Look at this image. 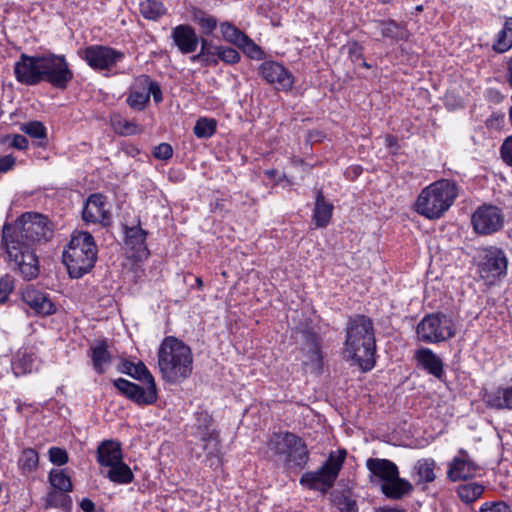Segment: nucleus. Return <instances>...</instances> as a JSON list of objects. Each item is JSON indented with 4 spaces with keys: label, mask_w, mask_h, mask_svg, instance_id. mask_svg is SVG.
Masks as SVG:
<instances>
[{
    "label": "nucleus",
    "mask_w": 512,
    "mask_h": 512,
    "mask_svg": "<svg viewBox=\"0 0 512 512\" xmlns=\"http://www.w3.org/2000/svg\"><path fill=\"white\" fill-rule=\"evenodd\" d=\"M240 59L238 51L226 48V63H236Z\"/></svg>",
    "instance_id": "nucleus-54"
},
{
    "label": "nucleus",
    "mask_w": 512,
    "mask_h": 512,
    "mask_svg": "<svg viewBox=\"0 0 512 512\" xmlns=\"http://www.w3.org/2000/svg\"><path fill=\"white\" fill-rule=\"evenodd\" d=\"M458 196L457 185L450 180H438L419 194L415 210L427 219H439L453 205Z\"/></svg>",
    "instance_id": "nucleus-5"
},
{
    "label": "nucleus",
    "mask_w": 512,
    "mask_h": 512,
    "mask_svg": "<svg viewBox=\"0 0 512 512\" xmlns=\"http://www.w3.org/2000/svg\"><path fill=\"white\" fill-rule=\"evenodd\" d=\"M375 512H404V511L394 508V507L385 506V507H380V508L376 509Z\"/></svg>",
    "instance_id": "nucleus-58"
},
{
    "label": "nucleus",
    "mask_w": 512,
    "mask_h": 512,
    "mask_svg": "<svg viewBox=\"0 0 512 512\" xmlns=\"http://www.w3.org/2000/svg\"><path fill=\"white\" fill-rule=\"evenodd\" d=\"M15 289V279L10 274L0 277V305L5 304Z\"/></svg>",
    "instance_id": "nucleus-44"
},
{
    "label": "nucleus",
    "mask_w": 512,
    "mask_h": 512,
    "mask_svg": "<svg viewBox=\"0 0 512 512\" xmlns=\"http://www.w3.org/2000/svg\"><path fill=\"white\" fill-rule=\"evenodd\" d=\"M107 197L101 193L91 194L85 201L82 219L86 223H100L106 227L111 224V213L105 208Z\"/></svg>",
    "instance_id": "nucleus-17"
},
{
    "label": "nucleus",
    "mask_w": 512,
    "mask_h": 512,
    "mask_svg": "<svg viewBox=\"0 0 512 512\" xmlns=\"http://www.w3.org/2000/svg\"><path fill=\"white\" fill-rule=\"evenodd\" d=\"M7 139H11L10 146L18 149V150H27L29 146V142L24 135L14 134L11 136H7Z\"/></svg>",
    "instance_id": "nucleus-51"
},
{
    "label": "nucleus",
    "mask_w": 512,
    "mask_h": 512,
    "mask_svg": "<svg viewBox=\"0 0 512 512\" xmlns=\"http://www.w3.org/2000/svg\"><path fill=\"white\" fill-rule=\"evenodd\" d=\"M501 157L503 161L509 165L512 166V135L508 136L501 146Z\"/></svg>",
    "instance_id": "nucleus-49"
},
{
    "label": "nucleus",
    "mask_w": 512,
    "mask_h": 512,
    "mask_svg": "<svg viewBox=\"0 0 512 512\" xmlns=\"http://www.w3.org/2000/svg\"><path fill=\"white\" fill-rule=\"evenodd\" d=\"M226 41L241 49L249 58L260 60L264 57L261 48L236 27L226 23Z\"/></svg>",
    "instance_id": "nucleus-21"
},
{
    "label": "nucleus",
    "mask_w": 512,
    "mask_h": 512,
    "mask_svg": "<svg viewBox=\"0 0 512 512\" xmlns=\"http://www.w3.org/2000/svg\"><path fill=\"white\" fill-rule=\"evenodd\" d=\"M456 333L453 319L445 314H430L425 316L416 327L420 341L439 343L452 338Z\"/></svg>",
    "instance_id": "nucleus-10"
},
{
    "label": "nucleus",
    "mask_w": 512,
    "mask_h": 512,
    "mask_svg": "<svg viewBox=\"0 0 512 512\" xmlns=\"http://www.w3.org/2000/svg\"><path fill=\"white\" fill-rule=\"evenodd\" d=\"M111 125L114 131L121 136H132L142 132V128L134 121L123 118L120 114H113Z\"/></svg>",
    "instance_id": "nucleus-35"
},
{
    "label": "nucleus",
    "mask_w": 512,
    "mask_h": 512,
    "mask_svg": "<svg viewBox=\"0 0 512 512\" xmlns=\"http://www.w3.org/2000/svg\"><path fill=\"white\" fill-rule=\"evenodd\" d=\"M415 359L421 368L433 376L441 378L443 374V362L431 349L420 348L416 350Z\"/></svg>",
    "instance_id": "nucleus-24"
},
{
    "label": "nucleus",
    "mask_w": 512,
    "mask_h": 512,
    "mask_svg": "<svg viewBox=\"0 0 512 512\" xmlns=\"http://www.w3.org/2000/svg\"><path fill=\"white\" fill-rule=\"evenodd\" d=\"M143 77H144V81L147 85L146 93H149V97L152 95L154 102L157 104L162 102V100H163L162 90H161V87L158 84V82L151 80L150 77L147 75H145Z\"/></svg>",
    "instance_id": "nucleus-46"
},
{
    "label": "nucleus",
    "mask_w": 512,
    "mask_h": 512,
    "mask_svg": "<svg viewBox=\"0 0 512 512\" xmlns=\"http://www.w3.org/2000/svg\"><path fill=\"white\" fill-rule=\"evenodd\" d=\"M17 224L18 229L9 223L4 224L2 242L13 270L29 281L40 273L35 245L52 238L53 223L43 214L26 212L18 218Z\"/></svg>",
    "instance_id": "nucleus-1"
},
{
    "label": "nucleus",
    "mask_w": 512,
    "mask_h": 512,
    "mask_svg": "<svg viewBox=\"0 0 512 512\" xmlns=\"http://www.w3.org/2000/svg\"><path fill=\"white\" fill-rule=\"evenodd\" d=\"M97 253L94 237L86 231H75L62 255L69 276L78 279L89 273L95 266Z\"/></svg>",
    "instance_id": "nucleus-4"
},
{
    "label": "nucleus",
    "mask_w": 512,
    "mask_h": 512,
    "mask_svg": "<svg viewBox=\"0 0 512 512\" xmlns=\"http://www.w3.org/2000/svg\"><path fill=\"white\" fill-rule=\"evenodd\" d=\"M268 450L286 468H301L308 458L304 441L292 433H280L271 437Z\"/></svg>",
    "instance_id": "nucleus-7"
},
{
    "label": "nucleus",
    "mask_w": 512,
    "mask_h": 512,
    "mask_svg": "<svg viewBox=\"0 0 512 512\" xmlns=\"http://www.w3.org/2000/svg\"><path fill=\"white\" fill-rule=\"evenodd\" d=\"M201 51H204L206 57V65L216 64L218 59L224 61V48L217 47L211 41L201 38Z\"/></svg>",
    "instance_id": "nucleus-41"
},
{
    "label": "nucleus",
    "mask_w": 512,
    "mask_h": 512,
    "mask_svg": "<svg viewBox=\"0 0 512 512\" xmlns=\"http://www.w3.org/2000/svg\"><path fill=\"white\" fill-rule=\"evenodd\" d=\"M484 487L478 483H466L458 487L457 493L460 499L465 503H472L483 493Z\"/></svg>",
    "instance_id": "nucleus-40"
},
{
    "label": "nucleus",
    "mask_w": 512,
    "mask_h": 512,
    "mask_svg": "<svg viewBox=\"0 0 512 512\" xmlns=\"http://www.w3.org/2000/svg\"><path fill=\"white\" fill-rule=\"evenodd\" d=\"M365 465L369 471L370 482L379 484L386 497L401 499L412 491V484L399 477V470L394 462L382 458H368Z\"/></svg>",
    "instance_id": "nucleus-6"
},
{
    "label": "nucleus",
    "mask_w": 512,
    "mask_h": 512,
    "mask_svg": "<svg viewBox=\"0 0 512 512\" xmlns=\"http://www.w3.org/2000/svg\"><path fill=\"white\" fill-rule=\"evenodd\" d=\"M80 507L84 512H93L95 510V504L89 498H83L80 502Z\"/></svg>",
    "instance_id": "nucleus-55"
},
{
    "label": "nucleus",
    "mask_w": 512,
    "mask_h": 512,
    "mask_svg": "<svg viewBox=\"0 0 512 512\" xmlns=\"http://www.w3.org/2000/svg\"><path fill=\"white\" fill-rule=\"evenodd\" d=\"M48 454L49 460L58 466L65 465L69 460L67 451L60 447H51Z\"/></svg>",
    "instance_id": "nucleus-45"
},
{
    "label": "nucleus",
    "mask_w": 512,
    "mask_h": 512,
    "mask_svg": "<svg viewBox=\"0 0 512 512\" xmlns=\"http://www.w3.org/2000/svg\"><path fill=\"white\" fill-rule=\"evenodd\" d=\"M88 355L91 357L93 369L97 374L102 375L105 373V365L111 362V354L108 351L106 341H99L95 346H91Z\"/></svg>",
    "instance_id": "nucleus-26"
},
{
    "label": "nucleus",
    "mask_w": 512,
    "mask_h": 512,
    "mask_svg": "<svg viewBox=\"0 0 512 512\" xmlns=\"http://www.w3.org/2000/svg\"><path fill=\"white\" fill-rule=\"evenodd\" d=\"M121 372L142 382H150L151 379H154L153 375L142 361L133 363L129 360H124L122 362Z\"/></svg>",
    "instance_id": "nucleus-33"
},
{
    "label": "nucleus",
    "mask_w": 512,
    "mask_h": 512,
    "mask_svg": "<svg viewBox=\"0 0 512 512\" xmlns=\"http://www.w3.org/2000/svg\"><path fill=\"white\" fill-rule=\"evenodd\" d=\"M507 65H508L507 81H508L509 85L512 87V56L510 57Z\"/></svg>",
    "instance_id": "nucleus-57"
},
{
    "label": "nucleus",
    "mask_w": 512,
    "mask_h": 512,
    "mask_svg": "<svg viewBox=\"0 0 512 512\" xmlns=\"http://www.w3.org/2000/svg\"><path fill=\"white\" fill-rule=\"evenodd\" d=\"M217 121L213 118H199L193 128L197 138H210L216 131Z\"/></svg>",
    "instance_id": "nucleus-42"
},
{
    "label": "nucleus",
    "mask_w": 512,
    "mask_h": 512,
    "mask_svg": "<svg viewBox=\"0 0 512 512\" xmlns=\"http://www.w3.org/2000/svg\"><path fill=\"white\" fill-rule=\"evenodd\" d=\"M167 9L162 2L157 0H143L140 3V13L148 20L157 21L163 15H165Z\"/></svg>",
    "instance_id": "nucleus-37"
},
{
    "label": "nucleus",
    "mask_w": 512,
    "mask_h": 512,
    "mask_svg": "<svg viewBox=\"0 0 512 512\" xmlns=\"http://www.w3.org/2000/svg\"><path fill=\"white\" fill-rule=\"evenodd\" d=\"M477 470L478 466L470 458L468 453L464 450H460L458 455L449 463L447 477L453 482L466 480L473 478Z\"/></svg>",
    "instance_id": "nucleus-19"
},
{
    "label": "nucleus",
    "mask_w": 512,
    "mask_h": 512,
    "mask_svg": "<svg viewBox=\"0 0 512 512\" xmlns=\"http://www.w3.org/2000/svg\"><path fill=\"white\" fill-rule=\"evenodd\" d=\"M193 357L189 346L168 336L158 349V367L162 378L171 384L184 381L192 373Z\"/></svg>",
    "instance_id": "nucleus-3"
},
{
    "label": "nucleus",
    "mask_w": 512,
    "mask_h": 512,
    "mask_svg": "<svg viewBox=\"0 0 512 512\" xmlns=\"http://www.w3.org/2000/svg\"><path fill=\"white\" fill-rule=\"evenodd\" d=\"M39 466L38 452L33 448H25L18 458V468L22 475H29L37 470Z\"/></svg>",
    "instance_id": "nucleus-34"
},
{
    "label": "nucleus",
    "mask_w": 512,
    "mask_h": 512,
    "mask_svg": "<svg viewBox=\"0 0 512 512\" xmlns=\"http://www.w3.org/2000/svg\"><path fill=\"white\" fill-rule=\"evenodd\" d=\"M171 38L182 54L195 52L200 41L195 29L188 24H180L174 27Z\"/></svg>",
    "instance_id": "nucleus-20"
},
{
    "label": "nucleus",
    "mask_w": 512,
    "mask_h": 512,
    "mask_svg": "<svg viewBox=\"0 0 512 512\" xmlns=\"http://www.w3.org/2000/svg\"><path fill=\"white\" fill-rule=\"evenodd\" d=\"M471 223L476 234L487 236L503 227L504 215L496 206L482 205L472 214Z\"/></svg>",
    "instance_id": "nucleus-14"
},
{
    "label": "nucleus",
    "mask_w": 512,
    "mask_h": 512,
    "mask_svg": "<svg viewBox=\"0 0 512 512\" xmlns=\"http://www.w3.org/2000/svg\"><path fill=\"white\" fill-rule=\"evenodd\" d=\"M126 102L132 109L142 111L149 103V93L132 91L128 95Z\"/></svg>",
    "instance_id": "nucleus-43"
},
{
    "label": "nucleus",
    "mask_w": 512,
    "mask_h": 512,
    "mask_svg": "<svg viewBox=\"0 0 512 512\" xmlns=\"http://www.w3.org/2000/svg\"><path fill=\"white\" fill-rule=\"evenodd\" d=\"M307 357L308 359L304 361L305 364H310L315 367H318L320 365L321 352L317 344H313L310 346Z\"/></svg>",
    "instance_id": "nucleus-50"
},
{
    "label": "nucleus",
    "mask_w": 512,
    "mask_h": 512,
    "mask_svg": "<svg viewBox=\"0 0 512 512\" xmlns=\"http://www.w3.org/2000/svg\"><path fill=\"white\" fill-rule=\"evenodd\" d=\"M153 156L159 160H168L173 155V148L168 143H160L153 149Z\"/></svg>",
    "instance_id": "nucleus-48"
},
{
    "label": "nucleus",
    "mask_w": 512,
    "mask_h": 512,
    "mask_svg": "<svg viewBox=\"0 0 512 512\" xmlns=\"http://www.w3.org/2000/svg\"><path fill=\"white\" fill-rule=\"evenodd\" d=\"M437 464L431 458L418 460L412 468V477L417 484L431 483L436 479Z\"/></svg>",
    "instance_id": "nucleus-25"
},
{
    "label": "nucleus",
    "mask_w": 512,
    "mask_h": 512,
    "mask_svg": "<svg viewBox=\"0 0 512 512\" xmlns=\"http://www.w3.org/2000/svg\"><path fill=\"white\" fill-rule=\"evenodd\" d=\"M479 512H512L510 506L503 501L484 502Z\"/></svg>",
    "instance_id": "nucleus-47"
},
{
    "label": "nucleus",
    "mask_w": 512,
    "mask_h": 512,
    "mask_svg": "<svg viewBox=\"0 0 512 512\" xmlns=\"http://www.w3.org/2000/svg\"><path fill=\"white\" fill-rule=\"evenodd\" d=\"M195 280V283H196V286L198 289H201L203 287V281L200 277H195L194 278Z\"/></svg>",
    "instance_id": "nucleus-59"
},
{
    "label": "nucleus",
    "mask_w": 512,
    "mask_h": 512,
    "mask_svg": "<svg viewBox=\"0 0 512 512\" xmlns=\"http://www.w3.org/2000/svg\"><path fill=\"white\" fill-rule=\"evenodd\" d=\"M475 261L480 278L488 285L495 284L507 274L508 259L500 248L490 246L480 249Z\"/></svg>",
    "instance_id": "nucleus-9"
},
{
    "label": "nucleus",
    "mask_w": 512,
    "mask_h": 512,
    "mask_svg": "<svg viewBox=\"0 0 512 512\" xmlns=\"http://www.w3.org/2000/svg\"><path fill=\"white\" fill-rule=\"evenodd\" d=\"M14 75L17 82L26 86H36L43 82L42 54L31 56L22 53L14 64Z\"/></svg>",
    "instance_id": "nucleus-15"
},
{
    "label": "nucleus",
    "mask_w": 512,
    "mask_h": 512,
    "mask_svg": "<svg viewBox=\"0 0 512 512\" xmlns=\"http://www.w3.org/2000/svg\"><path fill=\"white\" fill-rule=\"evenodd\" d=\"M261 76L279 90L288 91L293 87L294 78L282 64L275 61H265L260 67Z\"/></svg>",
    "instance_id": "nucleus-18"
},
{
    "label": "nucleus",
    "mask_w": 512,
    "mask_h": 512,
    "mask_svg": "<svg viewBox=\"0 0 512 512\" xmlns=\"http://www.w3.org/2000/svg\"><path fill=\"white\" fill-rule=\"evenodd\" d=\"M191 17L193 22L200 27L203 35L208 36L212 34L218 24V21L214 16L197 7H192Z\"/></svg>",
    "instance_id": "nucleus-32"
},
{
    "label": "nucleus",
    "mask_w": 512,
    "mask_h": 512,
    "mask_svg": "<svg viewBox=\"0 0 512 512\" xmlns=\"http://www.w3.org/2000/svg\"><path fill=\"white\" fill-rule=\"evenodd\" d=\"M123 459L119 442L104 440L97 447V462L103 467H109Z\"/></svg>",
    "instance_id": "nucleus-23"
},
{
    "label": "nucleus",
    "mask_w": 512,
    "mask_h": 512,
    "mask_svg": "<svg viewBox=\"0 0 512 512\" xmlns=\"http://www.w3.org/2000/svg\"><path fill=\"white\" fill-rule=\"evenodd\" d=\"M42 77L52 87L65 90L74 78V72L64 55L49 52L42 54Z\"/></svg>",
    "instance_id": "nucleus-11"
},
{
    "label": "nucleus",
    "mask_w": 512,
    "mask_h": 512,
    "mask_svg": "<svg viewBox=\"0 0 512 512\" xmlns=\"http://www.w3.org/2000/svg\"><path fill=\"white\" fill-rule=\"evenodd\" d=\"M123 228L126 246L137 254L138 257H142L144 255L147 258L150 254L146 243L148 232L141 228L140 220H138L136 226L130 227L124 225Z\"/></svg>",
    "instance_id": "nucleus-22"
},
{
    "label": "nucleus",
    "mask_w": 512,
    "mask_h": 512,
    "mask_svg": "<svg viewBox=\"0 0 512 512\" xmlns=\"http://www.w3.org/2000/svg\"><path fill=\"white\" fill-rule=\"evenodd\" d=\"M512 47V19H507L493 45L495 51L504 53Z\"/></svg>",
    "instance_id": "nucleus-39"
},
{
    "label": "nucleus",
    "mask_w": 512,
    "mask_h": 512,
    "mask_svg": "<svg viewBox=\"0 0 512 512\" xmlns=\"http://www.w3.org/2000/svg\"><path fill=\"white\" fill-rule=\"evenodd\" d=\"M13 367L14 370L16 371V374L18 373V370H20L21 373L31 372L32 365L30 356L23 355L21 358H19L17 361L13 363Z\"/></svg>",
    "instance_id": "nucleus-52"
},
{
    "label": "nucleus",
    "mask_w": 512,
    "mask_h": 512,
    "mask_svg": "<svg viewBox=\"0 0 512 512\" xmlns=\"http://www.w3.org/2000/svg\"><path fill=\"white\" fill-rule=\"evenodd\" d=\"M16 164V158L12 155L0 156V174L12 170Z\"/></svg>",
    "instance_id": "nucleus-53"
},
{
    "label": "nucleus",
    "mask_w": 512,
    "mask_h": 512,
    "mask_svg": "<svg viewBox=\"0 0 512 512\" xmlns=\"http://www.w3.org/2000/svg\"><path fill=\"white\" fill-rule=\"evenodd\" d=\"M348 512H357V510L354 508V506H353V505H351V506L349 507Z\"/></svg>",
    "instance_id": "nucleus-60"
},
{
    "label": "nucleus",
    "mask_w": 512,
    "mask_h": 512,
    "mask_svg": "<svg viewBox=\"0 0 512 512\" xmlns=\"http://www.w3.org/2000/svg\"><path fill=\"white\" fill-rule=\"evenodd\" d=\"M333 213V205L327 202L321 191L318 192L313 213V220L317 227L329 224Z\"/></svg>",
    "instance_id": "nucleus-28"
},
{
    "label": "nucleus",
    "mask_w": 512,
    "mask_h": 512,
    "mask_svg": "<svg viewBox=\"0 0 512 512\" xmlns=\"http://www.w3.org/2000/svg\"><path fill=\"white\" fill-rule=\"evenodd\" d=\"M485 402L492 408L512 409V386L501 387L485 394Z\"/></svg>",
    "instance_id": "nucleus-27"
},
{
    "label": "nucleus",
    "mask_w": 512,
    "mask_h": 512,
    "mask_svg": "<svg viewBox=\"0 0 512 512\" xmlns=\"http://www.w3.org/2000/svg\"><path fill=\"white\" fill-rule=\"evenodd\" d=\"M192 62H202L206 65V57L204 56V51H201L198 54H195L191 57Z\"/></svg>",
    "instance_id": "nucleus-56"
},
{
    "label": "nucleus",
    "mask_w": 512,
    "mask_h": 512,
    "mask_svg": "<svg viewBox=\"0 0 512 512\" xmlns=\"http://www.w3.org/2000/svg\"><path fill=\"white\" fill-rule=\"evenodd\" d=\"M144 383L146 384L145 388L125 378H117L113 381L114 387L122 396L141 407L153 405L158 399L155 379Z\"/></svg>",
    "instance_id": "nucleus-13"
},
{
    "label": "nucleus",
    "mask_w": 512,
    "mask_h": 512,
    "mask_svg": "<svg viewBox=\"0 0 512 512\" xmlns=\"http://www.w3.org/2000/svg\"><path fill=\"white\" fill-rule=\"evenodd\" d=\"M346 456L345 449L330 452L328 459L318 470L306 472L301 476L300 484L308 489L328 491L334 485Z\"/></svg>",
    "instance_id": "nucleus-8"
},
{
    "label": "nucleus",
    "mask_w": 512,
    "mask_h": 512,
    "mask_svg": "<svg viewBox=\"0 0 512 512\" xmlns=\"http://www.w3.org/2000/svg\"><path fill=\"white\" fill-rule=\"evenodd\" d=\"M107 478L116 484H130L134 480V474L130 467L123 462V459L116 464L109 466Z\"/></svg>",
    "instance_id": "nucleus-30"
},
{
    "label": "nucleus",
    "mask_w": 512,
    "mask_h": 512,
    "mask_svg": "<svg viewBox=\"0 0 512 512\" xmlns=\"http://www.w3.org/2000/svg\"><path fill=\"white\" fill-rule=\"evenodd\" d=\"M344 357L352 360L363 371L375 364V339L372 321L365 316L350 318L346 327Z\"/></svg>",
    "instance_id": "nucleus-2"
},
{
    "label": "nucleus",
    "mask_w": 512,
    "mask_h": 512,
    "mask_svg": "<svg viewBox=\"0 0 512 512\" xmlns=\"http://www.w3.org/2000/svg\"><path fill=\"white\" fill-rule=\"evenodd\" d=\"M378 29L384 38H389L394 42L406 41L409 38L407 29L395 21L379 22Z\"/></svg>",
    "instance_id": "nucleus-31"
},
{
    "label": "nucleus",
    "mask_w": 512,
    "mask_h": 512,
    "mask_svg": "<svg viewBox=\"0 0 512 512\" xmlns=\"http://www.w3.org/2000/svg\"><path fill=\"white\" fill-rule=\"evenodd\" d=\"M20 130L32 139L39 140L37 145L45 147L47 145V129L41 121H29L21 124Z\"/></svg>",
    "instance_id": "nucleus-36"
},
{
    "label": "nucleus",
    "mask_w": 512,
    "mask_h": 512,
    "mask_svg": "<svg viewBox=\"0 0 512 512\" xmlns=\"http://www.w3.org/2000/svg\"><path fill=\"white\" fill-rule=\"evenodd\" d=\"M69 492H62L60 490L51 489L45 498V509L59 508L64 512H70L72 509V498L68 495Z\"/></svg>",
    "instance_id": "nucleus-29"
},
{
    "label": "nucleus",
    "mask_w": 512,
    "mask_h": 512,
    "mask_svg": "<svg viewBox=\"0 0 512 512\" xmlns=\"http://www.w3.org/2000/svg\"><path fill=\"white\" fill-rule=\"evenodd\" d=\"M78 55L94 71H110L125 58L124 52L101 44L89 45L79 50Z\"/></svg>",
    "instance_id": "nucleus-12"
},
{
    "label": "nucleus",
    "mask_w": 512,
    "mask_h": 512,
    "mask_svg": "<svg viewBox=\"0 0 512 512\" xmlns=\"http://www.w3.org/2000/svg\"><path fill=\"white\" fill-rule=\"evenodd\" d=\"M21 300L36 316L47 317L57 311V307L50 298V295L37 289L34 285H28L21 291Z\"/></svg>",
    "instance_id": "nucleus-16"
},
{
    "label": "nucleus",
    "mask_w": 512,
    "mask_h": 512,
    "mask_svg": "<svg viewBox=\"0 0 512 512\" xmlns=\"http://www.w3.org/2000/svg\"><path fill=\"white\" fill-rule=\"evenodd\" d=\"M48 479L54 490L62 492H71L73 490L72 480L65 470H51Z\"/></svg>",
    "instance_id": "nucleus-38"
}]
</instances>
